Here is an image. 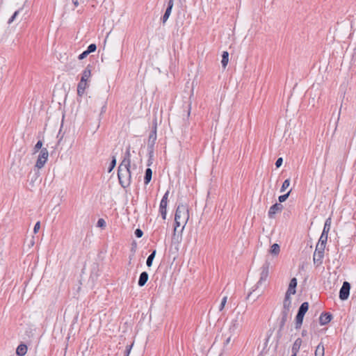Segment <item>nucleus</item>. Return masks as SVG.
Instances as JSON below:
<instances>
[{
    "label": "nucleus",
    "mask_w": 356,
    "mask_h": 356,
    "mask_svg": "<svg viewBox=\"0 0 356 356\" xmlns=\"http://www.w3.org/2000/svg\"><path fill=\"white\" fill-rule=\"evenodd\" d=\"M189 219V211L187 205L184 204H179L176 209L175 215V227H174V236L175 238L176 232L178 227L182 226L181 232L184 229L188 220Z\"/></svg>",
    "instance_id": "1"
},
{
    "label": "nucleus",
    "mask_w": 356,
    "mask_h": 356,
    "mask_svg": "<svg viewBox=\"0 0 356 356\" xmlns=\"http://www.w3.org/2000/svg\"><path fill=\"white\" fill-rule=\"evenodd\" d=\"M131 165L120 164L118 169V177L120 186L126 188L129 187L131 182Z\"/></svg>",
    "instance_id": "2"
},
{
    "label": "nucleus",
    "mask_w": 356,
    "mask_h": 356,
    "mask_svg": "<svg viewBox=\"0 0 356 356\" xmlns=\"http://www.w3.org/2000/svg\"><path fill=\"white\" fill-rule=\"evenodd\" d=\"M244 321L243 314L238 311L236 313L235 318L232 320L231 324L229 327V332L231 335L235 334L241 326Z\"/></svg>",
    "instance_id": "3"
},
{
    "label": "nucleus",
    "mask_w": 356,
    "mask_h": 356,
    "mask_svg": "<svg viewBox=\"0 0 356 356\" xmlns=\"http://www.w3.org/2000/svg\"><path fill=\"white\" fill-rule=\"evenodd\" d=\"M156 125H155L152 131L150 132L148 138L147 150L148 155L150 156V158L153 157L154 156V145L156 140Z\"/></svg>",
    "instance_id": "4"
},
{
    "label": "nucleus",
    "mask_w": 356,
    "mask_h": 356,
    "mask_svg": "<svg viewBox=\"0 0 356 356\" xmlns=\"http://www.w3.org/2000/svg\"><path fill=\"white\" fill-rule=\"evenodd\" d=\"M49 156L48 150L47 148H42L40 151L38 159L36 161V163L35 165V168L38 170L42 168L44 164L46 163Z\"/></svg>",
    "instance_id": "5"
},
{
    "label": "nucleus",
    "mask_w": 356,
    "mask_h": 356,
    "mask_svg": "<svg viewBox=\"0 0 356 356\" xmlns=\"http://www.w3.org/2000/svg\"><path fill=\"white\" fill-rule=\"evenodd\" d=\"M270 264V262L268 260H266L264 264L262 265L261 268L260 278L257 284V286L261 284L262 282L266 280L269 274Z\"/></svg>",
    "instance_id": "6"
},
{
    "label": "nucleus",
    "mask_w": 356,
    "mask_h": 356,
    "mask_svg": "<svg viewBox=\"0 0 356 356\" xmlns=\"http://www.w3.org/2000/svg\"><path fill=\"white\" fill-rule=\"evenodd\" d=\"M350 290V284L345 281L339 291V298L346 300L348 298Z\"/></svg>",
    "instance_id": "7"
},
{
    "label": "nucleus",
    "mask_w": 356,
    "mask_h": 356,
    "mask_svg": "<svg viewBox=\"0 0 356 356\" xmlns=\"http://www.w3.org/2000/svg\"><path fill=\"white\" fill-rule=\"evenodd\" d=\"M283 209V205L280 203H275L273 204L268 212V216L270 218H274L276 213L281 212Z\"/></svg>",
    "instance_id": "8"
},
{
    "label": "nucleus",
    "mask_w": 356,
    "mask_h": 356,
    "mask_svg": "<svg viewBox=\"0 0 356 356\" xmlns=\"http://www.w3.org/2000/svg\"><path fill=\"white\" fill-rule=\"evenodd\" d=\"M173 5H174V0H169L168 3V7L165 10L164 15H163V17L161 18L163 23H165L169 18L171 11H172V7H173Z\"/></svg>",
    "instance_id": "9"
},
{
    "label": "nucleus",
    "mask_w": 356,
    "mask_h": 356,
    "mask_svg": "<svg viewBox=\"0 0 356 356\" xmlns=\"http://www.w3.org/2000/svg\"><path fill=\"white\" fill-rule=\"evenodd\" d=\"M332 318V316L329 312L322 313L319 318V323L321 325H327Z\"/></svg>",
    "instance_id": "10"
},
{
    "label": "nucleus",
    "mask_w": 356,
    "mask_h": 356,
    "mask_svg": "<svg viewBox=\"0 0 356 356\" xmlns=\"http://www.w3.org/2000/svg\"><path fill=\"white\" fill-rule=\"evenodd\" d=\"M297 279L296 277H293L291 280L288 289L286 292V293H288L289 295H293L296 293V288L297 286Z\"/></svg>",
    "instance_id": "11"
},
{
    "label": "nucleus",
    "mask_w": 356,
    "mask_h": 356,
    "mask_svg": "<svg viewBox=\"0 0 356 356\" xmlns=\"http://www.w3.org/2000/svg\"><path fill=\"white\" fill-rule=\"evenodd\" d=\"M289 311L282 309L280 321V330H282L289 318Z\"/></svg>",
    "instance_id": "12"
},
{
    "label": "nucleus",
    "mask_w": 356,
    "mask_h": 356,
    "mask_svg": "<svg viewBox=\"0 0 356 356\" xmlns=\"http://www.w3.org/2000/svg\"><path fill=\"white\" fill-rule=\"evenodd\" d=\"M130 150H131V147H130V145H129L127 147V149H126V152H125V154H124V159L122 161L120 164H124V165H131V152H130Z\"/></svg>",
    "instance_id": "13"
},
{
    "label": "nucleus",
    "mask_w": 356,
    "mask_h": 356,
    "mask_svg": "<svg viewBox=\"0 0 356 356\" xmlns=\"http://www.w3.org/2000/svg\"><path fill=\"white\" fill-rule=\"evenodd\" d=\"M149 278V275L147 272H142L140 275L138 284L139 286H143L147 282Z\"/></svg>",
    "instance_id": "14"
},
{
    "label": "nucleus",
    "mask_w": 356,
    "mask_h": 356,
    "mask_svg": "<svg viewBox=\"0 0 356 356\" xmlns=\"http://www.w3.org/2000/svg\"><path fill=\"white\" fill-rule=\"evenodd\" d=\"M302 339L300 338H298L293 343L291 352L292 353L298 354L300 350V346L302 345Z\"/></svg>",
    "instance_id": "15"
},
{
    "label": "nucleus",
    "mask_w": 356,
    "mask_h": 356,
    "mask_svg": "<svg viewBox=\"0 0 356 356\" xmlns=\"http://www.w3.org/2000/svg\"><path fill=\"white\" fill-rule=\"evenodd\" d=\"M291 295L288 293L285 294V297L283 302V309L290 311V307L291 305V300L290 298Z\"/></svg>",
    "instance_id": "16"
},
{
    "label": "nucleus",
    "mask_w": 356,
    "mask_h": 356,
    "mask_svg": "<svg viewBox=\"0 0 356 356\" xmlns=\"http://www.w3.org/2000/svg\"><path fill=\"white\" fill-rule=\"evenodd\" d=\"M87 82H82V81H80L77 86V95L81 97L84 94Z\"/></svg>",
    "instance_id": "17"
},
{
    "label": "nucleus",
    "mask_w": 356,
    "mask_h": 356,
    "mask_svg": "<svg viewBox=\"0 0 356 356\" xmlns=\"http://www.w3.org/2000/svg\"><path fill=\"white\" fill-rule=\"evenodd\" d=\"M304 315H302L300 313H298L296 316V323H295V327L296 329H300L302 325L303 319H304Z\"/></svg>",
    "instance_id": "18"
},
{
    "label": "nucleus",
    "mask_w": 356,
    "mask_h": 356,
    "mask_svg": "<svg viewBox=\"0 0 356 356\" xmlns=\"http://www.w3.org/2000/svg\"><path fill=\"white\" fill-rule=\"evenodd\" d=\"M27 352V346L25 344H20L16 349V354L19 356H24Z\"/></svg>",
    "instance_id": "19"
},
{
    "label": "nucleus",
    "mask_w": 356,
    "mask_h": 356,
    "mask_svg": "<svg viewBox=\"0 0 356 356\" xmlns=\"http://www.w3.org/2000/svg\"><path fill=\"white\" fill-rule=\"evenodd\" d=\"M152 170L151 168H148L145 170V177H144V183L145 185H147L150 182V181L152 179Z\"/></svg>",
    "instance_id": "20"
},
{
    "label": "nucleus",
    "mask_w": 356,
    "mask_h": 356,
    "mask_svg": "<svg viewBox=\"0 0 356 356\" xmlns=\"http://www.w3.org/2000/svg\"><path fill=\"white\" fill-rule=\"evenodd\" d=\"M323 257L324 254L314 252L313 257L314 264H317L318 265L321 264Z\"/></svg>",
    "instance_id": "21"
},
{
    "label": "nucleus",
    "mask_w": 356,
    "mask_h": 356,
    "mask_svg": "<svg viewBox=\"0 0 356 356\" xmlns=\"http://www.w3.org/2000/svg\"><path fill=\"white\" fill-rule=\"evenodd\" d=\"M280 252V247L277 243L273 244L269 250V252L271 254L275 255V256L278 255Z\"/></svg>",
    "instance_id": "22"
},
{
    "label": "nucleus",
    "mask_w": 356,
    "mask_h": 356,
    "mask_svg": "<svg viewBox=\"0 0 356 356\" xmlns=\"http://www.w3.org/2000/svg\"><path fill=\"white\" fill-rule=\"evenodd\" d=\"M308 309H309V303L307 302H304L300 306V307L298 310V313H300L305 316V314L307 313V312L308 311Z\"/></svg>",
    "instance_id": "23"
},
{
    "label": "nucleus",
    "mask_w": 356,
    "mask_h": 356,
    "mask_svg": "<svg viewBox=\"0 0 356 356\" xmlns=\"http://www.w3.org/2000/svg\"><path fill=\"white\" fill-rule=\"evenodd\" d=\"M91 75V71L90 70L88 67H86L83 73H82V76H81V81H82V82H87L88 79L90 78Z\"/></svg>",
    "instance_id": "24"
},
{
    "label": "nucleus",
    "mask_w": 356,
    "mask_h": 356,
    "mask_svg": "<svg viewBox=\"0 0 356 356\" xmlns=\"http://www.w3.org/2000/svg\"><path fill=\"white\" fill-rule=\"evenodd\" d=\"M229 62V53L227 51H223L222 54V66L223 68H225Z\"/></svg>",
    "instance_id": "25"
},
{
    "label": "nucleus",
    "mask_w": 356,
    "mask_h": 356,
    "mask_svg": "<svg viewBox=\"0 0 356 356\" xmlns=\"http://www.w3.org/2000/svg\"><path fill=\"white\" fill-rule=\"evenodd\" d=\"M324 346L321 343H319L315 350V356H324Z\"/></svg>",
    "instance_id": "26"
},
{
    "label": "nucleus",
    "mask_w": 356,
    "mask_h": 356,
    "mask_svg": "<svg viewBox=\"0 0 356 356\" xmlns=\"http://www.w3.org/2000/svg\"><path fill=\"white\" fill-rule=\"evenodd\" d=\"M156 250H154L149 255L146 261V265L148 267H151L153 263V260L156 256Z\"/></svg>",
    "instance_id": "27"
},
{
    "label": "nucleus",
    "mask_w": 356,
    "mask_h": 356,
    "mask_svg": "<svg viewBox=\"0 0 356 356\" xmlns=\"http://www.w3.org/2000/svg\"><path fill=\"white\" fill-rule=\"evenodd\" d=\"M325 248V245H323L318 243L316 246L315 252L324 254Z\"/></svg>",
    "instance_id": "28"
},
{
    "label": "nucleus",
    "mask_w": 356,
    "mask_h": 356,
    "mask_svg": "<svg viewBox=\"0 0 356 356\" xmlns=\"http://www.w3.org/2000/svg\"><path fill=\"white\" fill-rule=\"evenodd\" d=\"M115 165H116V158H115V156H113L112 157V160L111 161L108 172H111L113 170V168L115 167Z\"/></svg>",
    "instance_id": "29"
},
{
    "label": "nucleus",
    "mask_w": 356,
    "mask_h": 356,
    "mask_svg": "<svg viewBox=\"0 0 356 356\" xmlns=\"http://www.w3.org/2000/svg\"><path fill=\"white\" fill-rule=\"evenodd\" d=\"M289 185H290V179H286V180H284V181L282 184V186L280 189V192L281 193L284 192L289 186Z\"/></svg>",
    "instance_id": "30"
},
{
    "label": "nucleus",
    "mask_w": 356,
    "mask_h": 356,
    "mask_svg": "<svg viewBox=\"0 0 356 356\" xmlns=\"http://www.w3.org/2000/svg\"><path fill=\"white\" fill-rule=\"evenodd\" d=\"M96 49H97V46H96V44H90L88 47V48H87V49L86 50V51L88 54H90V53H92V52L95 51H96Z\"/></svg>",
    "instance_id": "31"
},
{
    "label": "nucleus",
    "mask_w": 356,
    "mask_h": 356,
    "mask_svg": "<svg viewBox=\"0 0 356 356\" xmlns=\"http://www.w3.org/2000/svg\"><path fill=\"white\" fill-rule=\"evenodd\" d=\"M331 224H332V218H331V217H329L328 218L326 219V220L325 222L323 229L330 230V227H331Z\"/></svg>",
    "instance_id": "32"
},
{
    "label": "nucleus",
    "mask_w": 356,
    "mask_h": 356,
    "mask_svg": "<svg viewBox=\"0 0 356 356\" xmlns=\"http://www.w3.org/2000/svg\"><path fill=\"white\" fill-rule=\"evenodd\" d=\"M290 193H291V191H289V192H288L287 193H286V194H284V195H280V196L278 197V200H279V202H280V203H282V202H284V201H286V199L289 197Z\"/></svg>",
    "instance_id": "33"
},
{
    "label": "nucleus",
    "mask_w": 356,
    "mask_h": 356,
    "mask_svg": "<svg viewBox=\"0 0 356 356\" xmlns=\"http://www.w3.org/2000/svg\"><path fill=\"white\" fill-rule=\"evenodd\" d=\"M327 241V236L321 234L318 243L323 244V245H326Z\"/></svg>",
    "instance_id": "34"
},
{
    "label": "nucleus",
    "mask_w": 356,
    "mask_h": 356,
    "mask_svg": "<svg viewBox=\"0 0 356 356\" xmlns=\"http://www.w3.org/2000/svg\"><path fill=\"white\" fill-rule=\"evenodd\" d=\"M227 296H224L222 298V299L221 300V303H220V307H219V310L220 311H222L224 309L225 305V304L227 302Z\"/></svg>",
    "instance_id": "35"
},
{
    "label": "nucleus",
    "mask_w": 356,
    "mask_h": 356,
    "mask_svg": "<svg viewBox=\"0 0 356 356\" xmlns=\"http://www.w3.org/2000/svg\"><path fill=\"white\" fill-rule=\"evenodd\" d=\"M97 224L99 227H104L106 226V222L103 218H99Z\"/></svg>",
    "instance_id": "36"
},
{
    "label": "nucleus",
    "mask_w": 356,
    "mask_h": 356,
    "mask_svg": "<svg viewBox=\"0 0 356 356\" xmlns=\"http://www.w3.org/2000/svg\"><path fill=\"white\" fill-rule=\"evenodd\" d=\"M19 10H17L14 13V14L12 15V17L8 19V24H11L16 18V17L19 14Z\"/></svg>",
    "instance_id": "37"
},
{
    "label": "nucleus",
    "mask_w": 356,
    "mask_h": 356,
    "mask_svg": "<svg viewBox=\"0 0 356 356\" xmlns=\"http://www.w3.org/2000/svg\"><path fill=\"white\" fill-rule=\"evenodd\" d=\"M133 344L127 345L124 351V356H129Z\"/></svg>",
    "instance_id": "38"
},
{
    "label": "nucleus",
    "mask_w": 356,
    "mask_h": 356,
    "mask_svg": "<svg viewBox=\"0 0 356 356\" xmlns=\"http://www.w3.org/2000/svg\"><path fill=\"white\" fill-rule=\"evenodd\" d=\"M143 232L140 229H136L135 230V236L137 238H140L143 236Z\"/></svg>",
    "instance_id": "39"
},
{
    "label": "nucleus",
    "mask_w": 356,
    "mask_h": 356,
    "mask_svg": "<svg viewBox=\"0 0 356 356\" xmlns=\"http://www.w3.org/2000/svg\"><path fill=\"white\" fill-rule=\"evenodd\" d=\"M159 212L162 216V218L163 220H165L166 218V215H167V209H159Z\"/></svg>",
    "instance_id": "40"
},
{
    "label": "nucleus",
    "mask_w": 356,
    "mask_h": 356,
    "mask_svg": "<svg viewBox=\"0 0 356 356\" xmlns=\"http://www.w3.org/2000/svg\"><path fill=\"white\" fill-rule=\"evenodd\" d=\"M167 204H168V202H164V201L161 200L160 205H159V209H167Z\"/></svg>",
    "instance_id": "41"
},
{
    "label": "nucleus",
    "mask_w": 356,
    "mask_h": 356,
    "mask_svg": "<svg viewBox=\"0 0 356 356\" xmlns=\"http://www.w3.org/2000/svg\"><path fill=\"white\" fill-rule=\"evenodd\" d=\"M282 162H283L282 158V157L278 158L275 162L276 168H280L282 165Z\"/></svg>",
    "instance_id": "42"
},
{
    "label": "nucleus",
    "mask_w": 356,
    "mask_h": 356,
    "mask_svg": "<svg viewBox=\"0 0 356 356\" xmlns=\"http://www.w3.org/2000/svg\"><path fill=\"white\" fill-rule=\"evenodd\" d=\"M40 222H37L35 223V225H34V228H33V232L35 234L38 232V230L40 229Z\"/></svg>",
    "instance_id": "43"
},
{
    "label": "nucleus",
    "mask_w": 356,
    "mask_h": 356,
    "mask_svg": "<svg viewBox=\"0 0 356 356\" xmlns=\"http://www.w3.org/2000/svg\"><path fill=\"white\" fill-rule=\"evenodd\" d=\"M88 55V54L84 51H83L79 56V60H83V58H85Z\"/></svg>",
    "instance_id": "44"
},
{
    "label": "nucleus",
    "mask_w": 356,
    "mask_h": 356,
    "mask_svg": "<svg viewBox=\"0 0 356 356\" xmlns=\"http://www.w3.org/2000/svg\"><path fill=\"white\" fill-rule=\"evenodd\" d=\"M169 193H170L169 191H167L165 193L164 195L163 196V197L161 199L162 201L168 202V198Z\"/></svg>",
    "instance_id": "45"
},
{
    "label": "nucleus",
    "mask_w": 356,
    "mask_h": 356,
    "mask_svg": "<svg viewBox=\"0 0 356 356\" xmlns=\"http://www.w3.org/2000/svg\"><path fill=\"white\" fill-rule=\"evenodd\" d=\"M35 146H36L37 147H38L39 149H42V140H38V141L37 142V143L35 144Z\"/></svg>",
    "instance_id": "46"
},
{
    "label": "nucleus",
    "mask_w": 356,
    "mask_h": 356,
    "mask_svg": "<svg viewBox=\"0 0 356 356\" xmlns=\"http://www.w3.org/2000/svg\"><path fill=\"white\" fill-rule=\"evenodd\" d=\"M329 232H330V230L323 229L321 234L327 236Z\"/></svg>",
    "instance_id": "47"
},
{
    "label": "nucleus",
    "mask_w": 356,
    "mask_h": 356,
    "mask_svg": "<svg viewBox=\"0 0 356 356\" xmlns=\"http://www.w3.org/2000/svg\"><path fill=\"white\" fill-rule=\"evenodd\" d=\"M232 336L231 334H229V336L227 337V339H226L225 341V343L226 344H228L229 342H230V340H231V338H232Z\"/></svg>",
    "instance_id": "48"
},
{
    "label": "nucleus",
    "mask_w": 356,
    "mask_h": 356,
    "mask_svg": "<svg viewBox=\"0 0 356 356\" xmlns=\"http://www.w3.org/2000/svg\"><path fill=\"white\" fill-rule=\"evenodd\" d=\"M152 157L150 158V156L149 155V159H148V163H147V165L149 166L151 165V164L152 163Z\"/></svg>",
    "instance_id": "49"
},
{
    "label": "nucleus",
    "mask_w": 356,
    "mask_h": 356,
    "mask_svg": "<svg viewBox=\"0 0 356 356\" xmlns=\"http://www.w3.org/2000/svg\"><path fill=\"white\" fill-rule=\"evenodd\" d=\"M72 2L75 6H77L79 5L78 0H72Z\"/></svg>",
    "instance_id": "50"
},
{
    "label": "nucleus",
    "mask_w": 356,
    "mask_h": 356,
    "mask_svg": "<svg viewBox=\"0 0 356 356\" xmlns=\"http://www.w3.org/2000/svg\"><path fill=\"white\" fill-rule=\"evenodd\" d=\"M39 148L37 147L35 145L34 146V148H33V151H34V153H36L39 151Z\"/></svg>",
    "instance_id": "51"
},
{
    "label": "nucleus",
    "mask_w": 356,
    "mask_h": 356,
    "mask_svg": "<svg viewBox=\"0 0 356 356\" xmlns=\"http://www.w3.org/2000/svg\"><path fill=\"white\" fill-rule=\"evenodd\" d=\"M306 335H307V331H306V330H303V331L302 332V336H303V337H304V336H306Z\"/></svg>",
    "instance_id": "52"
},
{
    "label": "nucleus",
    "mask_w": 356,
    "mask_h": 356,
    "mask_svg": "<svg viewBox=\"0 0 356 356\" xmlns=\"http://www.w3.org/2000/svg\"><path fill=\"white\" fill-rule=\"evenodd\" d=\"M340 114H341V109L339 110V113H338L337 121H339V120Z\"/></svg>",
    "instance_id": "53"
},
{
    "label": "nucleus",
    "mask_w": 356,
    "mask_h": 356,
    "mask_svg": "<svg viewBox=\"0 0 356 356\" xmlns=\"http://www.w3.org/2000/svg\"><path fill=\"white\" fill-rule=\"evenodd\" d=\"M106 108V106H104L102 108V112L104 111V109Z\"/></svg>",
    "instance_id": "54"
},
{
    "label": "nucleus",
    "mask_w": 356,
    "mask_h": 356,
    "mask_svg": "<svg viewBox=\"0 0 356 356\" xmlns=\"http://www.w3.org/2000/svg\"><path fill=\"white\" fill-rule=\"evenodd\" d=\"M252 293V291H250V292L248 293V298H249V297L251 296Z\"/></svg>",
    "instance_id": "55"
},
{
    "label": "nucleus",
    "mask_w": 356,
    "mask_h": 356,
    "mask_svg": "<svg viewBox=\"0 0 356 356\" xmlns=\"http://www.w3.org/2000/svg\"><path fill=\"white\" fill-rule=\"evenodd\" d=\"M38 174H39V172H37L35 173L36 178L38 177Z\"/></svg>",
    "instance_id": "56"
},
{
    "label": "nucleus",
    "mask_w": 356,
    "mask_h": 356,
    "mask_svg": "<svg viewBox=\"0 0 356 356\" xmlns=\"http://www.w3.org/2000/svg\"><path fill=\"white\" fill-rule=\"evenodd\" d=\"M291 356H297V354L292 353V355Z\"/></svg>",
    "instance_id": "57"
}]
</instances>
